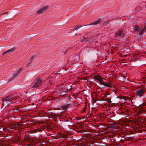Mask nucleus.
Segmentation results:
<instances>
[{"label":"nucleus","instance_id":"nucleus-14","mask_svg":"<svg viewBox=\"0 0 146 146\" xmlns=\"http://www.w3.org/2000/svg\"><path fill=\"white\" fill-rule=\"evenodd\" d=\"M81 26L80 25H78L76 26V27L74 28V29L76 30H77L78 29H79V28H80Z\"/></svg>","mask_w":146,"mask_h":146},{"label":"nucleus","instance_id":"nucleus-8","mask_svg":"<svg viewBox=\"0 0 146 146\" xmlns=\"http://www.w3.org/2000/svg\"><path fill=\"white\" fill-rule=\"evenodd\" d=\"M15 49L14 48H11V49L9 50L6 51L4 52L3 53V55L9 52H11L13 51V50Z\"/></svg>","mask_w":146,"mask_h":146},{"label":"nucleus","instance_id":"nucleus-4","mask_svg":"<svg viewBox=\"0 0 146 146\" xmlns=\"http://www.w3.org/2000/svg\"><path fill=\"white\" fill-rule=\"evenodd\" d=\"M14 100L13 97L11 96H9L7 97L4 99V101L10 102Z\"/></svg>","mask_w":146,"mask_h":146},{"label":"nucleus","instance_id":"nucleus-13","mask_svg":"<svg viewBox=\"0 0 146 146\" xmlns=\"http://www.w3.org/2000/svg\"><path fill=\"white\" fill-rule=\"evenodd\" d=\"M140 34L142 35V34L144 32L143 29H139L138 32Z\"/></svg>","mask_w":146,"mask_h":146},{"label":"nucleus","instance_id":"nucleus-3","mask_svg":"<svg viewBox=\"0 0 146 146\" xmlns=\"http://www.w3.org/2000/svg\"><path fill=\"white\" fill-rule=\"evenodd\" d=\"M41 79H39L36 82H35L34 85L33 86V88L39 86V84L42 82Z\"/></svg>","mask_w":146,"mask_h":146},{"label":"nucleus","instance_id":"nucleus-10","mask_svg":"<svg viewBox=\"0 0 146 146\" xmlns=\"http://www.w3.org/2000/svg\"><path fill=\"white\" fill-rule=\"evenodd\" d=\"M69 106V104H66L64 105L61 106V108L63 110L66 109L67 108H68Z\"/></svg>","mask_w":146,"mask_h":146},{"label":"nucleus","instance_id":"nucleus-11","mask_svg":"<svg viewBox=\"0 0 146 146\" xmlns=\"http://www.w3.org/2000/svg\"><path fill=\"white\" fill-rule=\"evenodd\" d=\"M139 29V27H135L134 28V30L137 32H138Z\"/></svg>","mask_w":146,"mask_h":146},{"label":"nucleus","instance_id":"nucleus-16","mask_svg":"<svg viewBox=\"0 0 146 146\" xmlns=\"http://www.w3.org/2000/svg\"><path fill=\"white\" fill-rule=\"evenodd\" d=\"M22 69L21 68H19L18 71L17 72V73L19 74V73L21 72L22 71Z\"/></svg>","mask_w":146,"mask_h":146},{"label":"nucleus","instance_id":"nucleus-12","mask_svg":"<svg viewBox=\"0 0 146 146\" xmlns=\"http://www.w3.org/2000/svg\"><path fill=\"white\" fill-rule=\"evenodd\" d=\"M47 6H45L41 9L44 12L47 9Z\"/></svg>","mask_w":146,"mask_h":146},{"label":"nucleus","instance_id":"nucleus-2","mask_svg":"<svg viewBox=\"0 0 146 146\" xmlns=\"http://www.w3.org/2000/svg\"><path fill=\"white\" fill-rule=\"evenodd\" d=\"M101 84H102L109 88H112V87L113 84L111 82H102Z\"/></svg>","mask_w":146,"mask_h":146},{"label":"nucleus","instance_id":"nucleus-9","mask_svg":"<svg viewBox=\"0 0 146 146\" xmlns=\"http://www.w3.org/2000/svg\"><path fill=\"white\" fill-rule=\"evenodd\" d=\"M18 74L17 72L16 73H14L12 77L9 80V81L11 80L14 79L15 78V77L17 76V75Z\"/></svg>","mask_w":146,"mask_h":146},{"label":"nucleus","instance_id":"nucleus-15","mask_svg":"<svg viewBox=\"0 0 146 146\" xmlns=\"http://www.w3.org/2000/svg\"><path fill=\"white\" fill-rule=\"evenodd\" d=\"M43 12H44L41 9H40L38 11L37 13H40Z\"/></svg>","mask_w":146,"mask_h":146},{"label":"nucleus","instance_id":"nucleus-5","mask_svg":"<svg viewBox=\"0 0 146 146\" xmlns=\"http://www.w3.org/2000/svg\"><path fill=\"white\" fill-rule=\"evenodd\" d=\"M100 19H99L97 21H95L93 23H91L88 25H96L98 24H99L100 23Z\"/></svg>","mask_w":146,"mask_h":146},{"label":"nucleus","instance_id":"nucleus-7","mask_svg":"<svg viewBox=\"0 0 146 146\" xmlns=\"http://www.w3.org/2000/svg\"><path fill=\"white\" fill-rule=\"evenodd\" d=\"M94 78L95 79H96V80L99 81L101 83V82H102L101 80V77L99 76H94Z\"/></svg>","mask_w":146,"mask_h":146},{"label":"nucleus","instance_id":"nucleus-1","mask_svg":"<svg viewBox=\"0 0 146 146\" xmlns=\"http://www.w3.org/2000/svg\"><path fill=\"white\" fill-rule=\"evenodd\" d=\"M145 92V90L143 88L136 90L135 93L136 96L138 98H141L144 96Z\"/></svg>","mask_w":146,"mask_h":146},{"label":"nucleus","instance_id":"nucleus-6","mask_svg":"<svg viewBox=\"0 0 146 146\" xmlns=\"http://www.w3.org/2000/svg\"><path fill=\"white\" fill-rule=\"evenodd\" d=\"M116 35L118 36H124V34L122 33L121 31H119L115 33Z\"/></svg>","mask_w":146,"mask_h":146},{"label":"nucleus","instance_id":"nucleus-17","mask_svg":"<svg viewBox=\"0 0 146 146\" xmlns=\"http://www.w3.org/2000/svg\"><path fill=\"white\" fill-rule=\"evenodd\" d=\"M7 13V12H5V13H3L2 14H6Z\"/></svg>","mask_w":146,"mask_h":146}]
</instances>
